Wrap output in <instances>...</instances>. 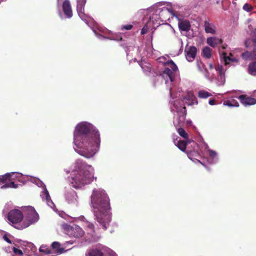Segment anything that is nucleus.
I'll use <instances>...</instances> for the list:
<instances>
[{
    "mask_svg": "<svg viewBox=\"0 0 256 256\" xmlns=\"http://www.w3.org/2000/svg\"><path fill=\"white\" fill-rule=\"evenodd\" d=\"M150 7L149 8L146 9V10H146V12L147 13H148L150 14V16H149V18H148V22L144 25V26L142 28V30H141V34H146L148 32V27L150 26V25L152 24V26L154 28H156L157 27H154V24H152V22L150 20V17L152 15V12H150V10H148V9L150 8Z\"/></svg>",
    "mask_w": 256,
    "mask_h": 256,
    "instance_id": "24",
    "label": "nucleus"
},
{
    "mask_svg": "<svg viewBox=\"0 0 256 256\" xmlns=\"http://www.w3.org/2000/svg\"><path fill=\"white\" fill-rule=\"evenodd\" d=\"M66 172L70 173L68 180L75 188H81L88 184L95 178L94 168L81 160H76L70 170Z\"/></svg>",
    "mask_w": 256,
    "mask_h": 256,
    "instance_id": "4",
    "label": "nucleus"
},
{
    "mask_svg": "<svg viewBox=\"0 0 256 256\" xmlns=\"http://www.w3.org/2000/svg\"><path fill=\"white\" fill-rule=\"evenodd\" d=\"M197 66L198 70L202 72L204 76L208 80H212L214 78V74L208 71L204 64L201 62H197Z\"/></svg>",
    "mask_w": 256,
    "mask_h": 256,
    "instance_id": "20",
    "label": "nucleus"
},
{
    "mask_svg": "<svg viewBox=\"0 0 256 256\" xmlns=\"http://www.w3.org/2000/svg\"><path fill=\"white\" fill-rule=\"evenodd\" d=\"M8 222L10 225L18 230L23 228H19L22 226V220L24 218V214L18 209L11 210L8 214Z\"/></svg>",
    "mask_w": 256,
    "mask_h": 256,
    "instance_id": "9",
    "label": "nucleus"
},
{
    "mask_svg": "<svg viewBox=\"0 0 256 256\" xmlns=\"http://www.w3.org/2000/svg\"><path fill=\"white\" fill-rule=\"evenodd\" d=\"M24 176L18 172H8L4 175L0 176V184H6L10 181L14 180V178L18 179V180L20 182H22L21 178H23ZM29 179V176H24Z\"/></svg>",
    "mask_w": 256,
    "mask_h": 256,
    "instance_id": "11",
    "label": "nucleus"
},
{
    "mask_svg": "<svg viewBox=\"0 0 256 256\" xmlns=\"http://www.w3.org/2000/svg\"><path fill=\"white\" fill-rule=\"evenodd\" d=\"M184 121L180 125L175 126V127L177 128V131L178 134L183 138H184L186 140H188V135L186 132L182 128H178V126H182L183 125Z\"/></svg>",
    "mask_w": 256,
    "mask_h": 256,
    "instance_id": "30",
    "label": "nucleus"
},
{
    "mask_svg": "<svg viewBox=\"0 0 256 256\" xmlns=\"http://www.w3.org/2000/svg\"><path fill=\"white\" fill-rule=\"evenodd\" d=\"M198 96L200 98H206L212 96V94L205 90H200L198 92Z\"/></svg>",
    "mask_w": 256,
    "mask_h": 256,
    "instance_id": "34",
    "label": "nucleus"
},
{
    "mask_svg": "<svg viewBox=\"0 0 256 256\" xmlns=\"http://www.w3.org/2000/svg\"><path fill=\"white\" fill-rule=\"evenodd\" d=\"M40 252L44 254H51L50 250L46 246H42L40 248Z\"/></svg>",
    "mask_w": 256,
    "mask_h": 256,
    "instance_id": "36",
    "label": "nucleus"
},
{
    "mask_svg": "<svg viewBox=\"0 0 256 256\" xmlns=\"http://www.w3.org/2000/svg\"><path fill=\"white\" fill-rule=\"evenodd\" d=\"M224 104L230 107H238L239 106L238 102L232 98L224 101Z\"/></svg>",
    "mask_w": 256,
    "mask_h": 256,
    "instance_id": "28",
    "label": "nucleus"
},
{
    "mask_svg": "<svg viewBox=\"0 0 256 256\" xmlns=\"http://www.w3.org/2000/svg\"><path fill=\"white\" fill-rule=\"evenodd\" d=\"M212 49L208 46L204 47L202 50V54L204 57L208 58L211 56Z\"/></svg>",
    "mask_w": 256,
    "mask_h": 256,
    "instance_id": "33",
    "label": "nucleus"
},
{
    "mask_svg": "<svg viewBox=\"0 0 256 256\" xmlns=\"http://www.w3.org/2000/svg\"><path fill=\"white\" fill-rule=\"evenodd\" d=\"M10 234H5L4 236H3V239L4 240H5L6 242L8 243V244H11L12 243V241L10 239Z\"/></svg>",
    "mask_w": 256,
    "mask_h": 256,
    "instance_id": "44",
    "label": "nucleus"
},
{
    "mask_svg": "<svg viewBox=\"0 0 256 256\" xmlns=\"http://www.w3.org/2000/svg\"><path fill=\"white\" fill-rule=\"evenodd\" d=\"M242 57L244 60H252L254 58V56L252 52H246L242 54Z\"/></svg>",
    "mask_w": 256,
    "mask_h": 256,
    "instance_id": "31",
    "label": "nucleus"
},
{
    "mask_svg": "<svg viewBox=\"0 0 256 256\" xmlns=\"http://www.w3.org/2000/svg\"><path fill=\"white\" fill-rule=\"evenodd\" d=\"M24 253L26 254V255H30V251L33 250V248H34V246L33 247H26L24 248Z\"/></svg>",
    "mask_w": 256,
    "mask_h": 256,
    "instance_id": "42",
    "label": "nucleus"
},
{
    "mask_svg": "<svg viewBox=\"0 0 256 256\" xmlns=\"http://www.w3.org/2000/svg\"><path fill=\"white\" fill-rule=\"evenodd\" d=\"M100 134L98 130L88 122L78 123L73 132L74 148L86 158H93L100 150Z\"/></svg>",
    "mask_w": 256,
    "mask_h": 256,
    "instance_id": "1",
    "label": "nucleus"
},
{
    "mask_svg": "<svg viewBox=\"0 0 256 256\" xmlns=\"http://www.w3.org/2000/svg\"><path fill=\"white\" fill-rule=\"evenodd\" d=\"M80 220L83 221L85 224V226H86L88 229L90 230V232H94V224L87 222L85 221V218L84 216H80L78 218Z\"/></svg>",
    "mask_w": 256,
    "mask_h": 256,
    "instance_id": "32",
    "label": "nucleus"
},
{
    "mask_svg": "<svg viewBox=\"0 0 256 256\" xmlns=\"http://www.w3.org/2000/svg\"><path fill=\"white\" fill-rule=\"evenodd\" d=\"M222 40L218 37L212 36L208 38L206 40L207 44L212 47H215L222 43Z\"/></svg>",
    "mask_w": 256,
    "mask_h": 256,
    "instance_id": "26",
    "label": "nucleus"
},
{
    "mask_svg": "<svg viewBox=\"0 0 256 256\" xmlns=\"http://www.w3.org/2000/svg\"><path fill=\"white\" fill-rule=\"evenodd\" d=\"M178 5L168 2H160L153 4L148 9L152 12L150 20L154 27H158L169 20V14L175 17L178 21V26L180 31L188 32L190 28V24L187 20H182L174 12Z\"/></svg>",
    "mask_w": 256,
    "mask_h": 256,
    "instance_id": "2",
    "label": "nucleus"
},
{
    "mask_svg": "<svg viewBox=\"0 0 256 256\" xmlns=\"http://www.w3.org/2000/svg\"><path fill=\"white\" fill-rule=\"evenodd\" d=\"M206 152L207 155L206 160L209 164H215L218 162V153L208 148V146L204 144Z\"/></svg>",
    "mask_w": 256,
    "mask_h": 256,
    "instance_id": "14",
    "label": "nucleus"
},
{
    "mask_svg": "<svg viewBox=\"0 0 256 256\" xmlns=\"http://www.w3.org/2000/svg\"><path fill=\"white\" fill-rule=\"evenodd\" d=\"M30 180L36 184L38 187L42 188V190L40 193V196L42 201L46 202L47 205L50 207L52 209L55 210L56 206L52 202L51 198L50 196L49 192L47 190L46 186L43 182L40 180L39 179L30 178Z\"/></svg>",
    "mask_w": 256,
    "mask_h": 256,
    "instance_id": "10",
    "label": "nucleus"
},
{
    "mask_svg": "<svg viewBox=\"0 0 256 256\" xmlns=\"http://www.w3.org/2000/svg\"><path fill=\"white\" fill-rule=\"evenodd\" d=\"M252 52L253 55L255 57L256 56V48L253 50Z\"/></svg>",
    "mask_w": 256,
    "mask_h": 256,
    "instance_id": "48",
    "label": "nucleus"
},
{
    "mask_svg": "<svg viewBox=\"0 0 256 256\" xmlns=\"http://www.w3.org/2000/svg\"><path fill=\"white\" fill-rule=\"evenodd\" d=\"M62 10L66 16L70 18L72 16V11L69 0H64L62 4Z\"/></svg>",
    "mask_w": 256,
    "mask_h": 256,
    "instance_id": "19",
    "label": "nucleus"
},
{
    "mask_svg": "<svg viewBox=\"0 0 256 256\" xmlns=\"http://www.w3.org/2000/svg\"><path fill=\"white\" fill-rule=\"evenodd\" d=\"M60 0H58V3L59 2V1H60Z\"/></svg>",
    "mask_w": 256,
    "mask_h": 256,
    "instance_id": "50",
    "label": "nucleus"
},
{
    "mask_svg": "<svg viewBox=\"0 0 256 256\" xmlns=\"http://www.w3.org/2000/svg\"><path fill=\"white\" fill-rule=\"evenodd\" d=\"M18 187V184L14 182L10 181L8 184H4L0 186L1 189H5L7 188H16Z\"/></svg>",
    "mask_w": 256,
    "mask_h": 256,
    "instance_id": "35",
    "label": "nucleus"
},
{
    "mask_svg": "<svg viewBox=\"0 0 256 256\" xmlns=\"http://www.w3.org/2000/svg\"><path fill=\"white\" fill-rule=\"evenodd\" d=\"M209 68L211 71H212L214 69L217 72L218 76V78L217 80V84L218 86L223 85L225 82V76L224 73L222 70V66L218 65L216 68H214L212 64H210Z\"/></svg>",
    "mask_w": 256,
    "mask_h": 256,
    "instance_id": "17",
    "label": "nucleus"
},
{
    "mask_svg": "<svg viewBox=\"0 0 256 256\" xmlns=\"http://www.w3.org/2000/svg\"><path fill=\"white\" fill-rule=\"evenodd\" d=\"M238 98L242 104L245 106L256 104V99L254 98L248 97L246 95H241Z\"/></svg>",
    "mask_w": 256,
    "mask_h": 256,
    "instance_id": "22",
    "label": "nucleus"
},
{
    "mask_svg": "<svg viewBox=\"0 0 256 256\" xmlns=\"http://www.w3.org/2000/svg\"><path fill=\"white\" fill-rule=\"evenodd\" d=\"M105 252H106L109 256H118L114 252L108 247H106Z\"/></svg>",
    "mask_w": 256,
    "mask_h": 256,
    "instance_id": "40",
    "label": "nucleus"
},
{
    "mask_svg": "<svg viewBox=\"0 0 256 256\" xmlns=\"http://www.w3.org/2000/svg\"><path fill=\"white\" fill-rule=\"evenodd\" d=\"M251 36L252 42L256 44V28L252 31Z\"/></svg>",
    "mask_w": 256,
    "mask_h": 256,
    "instance_id": "43",
    "label": "nucleus"
},
{
    "mask_svg": "<svg viewBox=\"0 0 256 256\" xmlns=\"http://www.w3.org/2000/svg\"><path fill=\"white\" fill-rule=\"evenodd\" d=\"M243 9L246 12H250L252 9V7L248 4H245L243 6Z\"/></svg>",
    "mask_w": 256,
    "mask_h": 256,
    "instance_id": "45",
    "label": "nucleus"
},
{
    "mask_svg": "<svg viewBox=\"0 0 256 256\" xmlns=\"http://www.w3.org/2000/svg\"><path fill=\"white\" fill-rule=\"evenodd\" d=\"M187 154H188V158L190 160H192L194 162H198L204 165V166H204V164L202 162H201L199 160H196V159L192 157V152H188V153Z\"/></svg>",
    "mask_w": 256,
    "mask_h": 256,
    "instance_id": "41",
    "label": "nucleus"
},
{
    "mask_svg": "<svg viewBox=\"0 0 256 256\" xmlns=\"http://www.w3.org/2000/svg\"><path fill=\"white\" fill-rule=\"evenodd\" d=\"M208 104L210 105H214L215 104V100H210Z\"/></svg>",
    "mask_w": 256,
    "mask_h": 256,
    "instance_id": "47",
    "label": "nucleus"
},
{
    "mask_svg": "<svg viewBox=\"0 0 256 256\" xmlns=\"http://www.w3.org/2000/svg\"><path fill=\"white\" fill-rule=\"evenodd\" d=\"M52 248L58 254H62L64 252V248H60V244L58 242H54L52 244Z\"/></svg>",
    "mask_w": 256,
    "mask_h": 256,
    "instance_id": "29",
    "label": "nucleus"
},
{
    "mask_svg": "<svg viewBox=\"0 0 256 256\" xmlns=\"http://www.w3.org/2000/svg\"><path fill=\"white\" fill-rule=\"evenodd\" d=\"M90 205L96 220L102 228L106 230L111 221L112 214L110 200L104 190H93L90 196Z\"/></svg>",
    "mask_w": 256,
    "mask_h": 256,
    "instance_id": "3",
    "label": "nucleus"
},
{
    "mask_svg": "<svg viewBox=\"0 0 256 256\" xmlns=\"http://www.w3.org/2000/svg\"><path fill=\"white\" fill-rule=\"evenodd\" d=\"M156 60L158 63L166 66L160 76L164 80L167 87L171 86L174 81V73L178 70L177 66L168 56L159 57Z\"/></svg>",
    "mask_w": 256,
    "mask_h": 256,
    "instance_id": "6",
    "label": "nucleus"
},
{
    "mask_svg": "<svg viewBox=\"0 0 256 256\" xmlns=\"http://www.w3.org/2000/svg\"><path fill=\"white\" fill-rule=\"evenodd\" d=\"M174 142L180 150L184 152L186 150V146L190 142V141L188 140H180L176 138L174 139Z\"/></svg>",
    "mask_w": 256,
    "mask_h": 256,
    "instance_id": "25",
    "label": "nucleus"
},
{
    "mask_svg": "<svg viewBox=\"0 0 256 256\" xmlns=\"http://www.w3.org/2000/svg\"><path fill=\"white\" fill-rule=\"evenodd\" d=\"M68 234L71 237L80 238L84 234V231L77 225L68 226L67 230Z\"/></svg>",
    "mask_w": 256,
    "mask_h": 256,
    "instance_id": "16",
    "label": "nucleus"
},
{
    "mask_svg": "<svg viewBox=\"0 0 256 256\" xmlns=\"http://www.w3.org/2000/svg\"><path fill=\"white\" fill-rule=\"evenodd\" d=\"M153 48L150 45L146 46L145 47L138 48V54L142 58L141 61L139 64L145 74H148L151 72L152 66L150 64L144 60V57L150 56L153 53Z\"/></svg>",
    "mask_w": 256,
    "mask_h": 256,
    "instance_id": "7",
    "label": "nucleus"
},
{
    "mask_svg": "<svg viewBox=\"0 0 256 256\" xmlns=\"http://www.w3.org/2000/svg\"><path fill=\"white\" fill-rule=\"evenodd\" d=\"M66 199L70 204H75L78 198L76 192L72 190L68 191L65 196Z\"/></svg>",
    "mask_w": 256,
    "mask_h": 256,
    "instance_id": "23",
    "label": "nucleus"
},
{
    "mask_svg": "<svg viewBox=\"0 0 256 256\" xmlns=\"http://www.w3.org/2000/svg\"><path fill=\"white\" fill-rule=\"evenodd\" d=\"M26 247H33V244L30 242H20V246H18V248H21L23 252L24 251V248Z\"/></svg>",
    "mask_w": 256,
    "mask_h": 256,
    "instance_id": "37",
    "label": "nucleus"
},
{
    "mask_svg": "<svg viewBox=\"0 0 256 256\" xmlns=\"http://www.w3.org/2000/svg\"><path fill=\"white\" fill-rule=\"evenodd\" d=\"M222 56L226 64L238 62V58L234 56V53L227 54L226 52H224Z\"/></svg>",
    "mask_w": 256,
    "mask_h": 256,
    "instance_id": "21",
    "label": "nucleus"
},
{
    "mask_svg": "<svg viewBox=\"0 0 256 256\" xmlns=\"http://www.w3.org/2000/svg\"><path fill=\"white\" fill-rule=\"evenodd\" d=\"M253 94L256 96V90H254L253 92Z\"/></svg>",
    "mask_w": 256,
    "mask_h": 256,
    "instance_id": "49",
    "label": "nucleus"
},
{
    "mask_svg": "<svg viewBox=\"0 0 256 256\" xmlns=\"http://www.w3.org/2000/svg\"><path fill=\"white\" fill-rule=\"evenodd\" d=\"M92 30L97 38L99 39L104 38L114 40H122V38L120 36H114L112 34V32L108 31L107 30L98 29V31L100 33L98 32L96 30L93 29Z\"/></svg>",
    "mask_w": 256,
    "mask_h": 256,
    "instance_id": "12",
    "label": "nucleus"
},
{
    "mask_svg": "<svg viewBox=\"0 0 256 256\" xmlns=\"http://www.w3.org/2000/svg\"><path fill=\"white\" fill-rule=\"evenodd\" d=\"M106 246L98 244L92 248L86 251L85 256H102L106 251Z\"/></svg>",
    "mask_w": 256,
    "mask_h": 256,
    "instance_id": "15",
    "label": "nucleus"
},
{
    "mask_svg": "<svg viewBox=\"0 0 256 256\" xmlns=\"http://www.w3.org/2000/svg\"><path fill=\"white\" fill-rule=\"evenodd\" d=\"M22 210L24 214V218L22 222V226H20L19 228H25L38 221L40 219L39 215L34 207L31 206H25Z\"/></svg>",
    "mask_w": 256,
    "mask_h": 256,
    "instance_id": "8",
    "label": "nucleus"
},
{
    "mask_svg": "<svg viewBox=\"0 0 256 256\" xmlns=\"http://www.w3.org/2000/svg\"><path fill=\"white\" fill-rule=\"evenodd\" d=\"M197 52V49L195 46H186L185 48L184 53L186 58L189 62H193L195 58Z\"/></svg>",
    "mask_w": 256,
    "mask_h": 256,
    "instance_id": "18",
    "label": "nucleus"
},
{
    "mask_svg": "<svg viewBox=\"0 0 256 256\" xmlns=\"http://www.w3.org/2000/svg\"><path fill=\"white\" fill-rule=\"evenodd\" d=\"M86 0H76V10L80 18L84 21L86 24L91 20V18L86 16L84 11V6L86 4Z\"/></svg>",
    "mask_w": 256,
    "mask_h": 256,
    "instance_id": "13",
    "label": "nucleus"
},
{
    "mask_svg": "<svg viewBox=\"0 0 256 256\" xmlns=\"http://www.w3.org/2000/svg\"><path fill=\"white\" fill-rule=\"evenodd\" d=\"M100 236L94 235L93 234H92V236L90 238L89 242H96L100 240Z\"/></svg>",
    "mask_w": 256,
    "mask_h": 256,
    "instance_id": "38",
    "label": "nucleus"
},
{
    "mask_svg": "<svg viewBox=\"0 0 256 256\" xmlns=\"http://www.w3.org/2000/svg\"><path fill=\"white\" fill-rule=\"evenodd\" d=\"M132 28V26L131 24H126V25H124L122 26V30H131Z\"/></svg>",
    "mask_w": 256,
    "mask_h": 256,
    "instance_id": "46",
    "label": "nucleus"
},
{
    "mask_svg": "<svg viewBox=\"0 0 256 256\" xmlns=\"http://www.w3.org/2000/svg\"><path fill=\"white\" fill-rule=\"evenodd\" d=\"M13 252L15 254L22 256L23 255L24 252L22 249H19L16 247L13 248Z\"/></svg>",
    "mask_w": 256,
    "mask_h": 256,
    "instance_id": "39",
    "label": "nucleus"
},
{
    "mask_svg": "<svg viewBox=\"0 0 256 256\" xmlns=\"http://www.w3.org/2000/svg\"><path fill=\"white\" fill-rule=\"evenodd\" d=\"M205 31L206 33L215 34L216 32V28L214 24L206 21L204 24Z\"/></svg>",
    "mask_w": 256,
    "mask_h": 256,
    "instance_id": "27",
    "label": "nucleus"
},
{
    "mask_svg": "<svg viewBox=\"0 0 256 256\" xmlns=\"http://www.w3.org/2000/svg\"><path fill=\"white\" fill-rule=\"evenodd\" d=\"M168 88H169L170 94L171 97L170 108L174 115V124L176 126L182 124L186 119V110L184 102H187L188 105L197 104L198 102L194 93L191 91L188 92L187 96L183 98V100L179 98L175 99L177 98H180V94H179L178 96H174L172 88L170 86Z\"/></svg>",
    "mask_w": 256,
    "mask_h": 256,
    "instance_id": "5",
    "label": "nucleus"
}]
</instances>
